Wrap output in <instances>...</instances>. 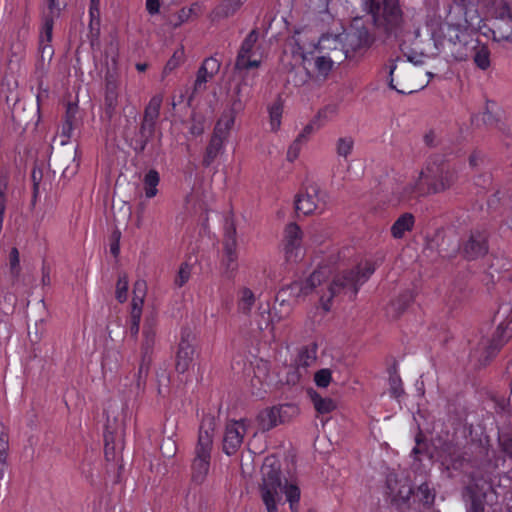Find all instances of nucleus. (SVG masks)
Wrapping results in <instances>:
<instances>
[{"instance_id": "obj_37", "label": "nucleus", "mask_w": 512, "mask_h": 512, "mask_svg": "<svg viewBox=\"0 0 512 512\" xmlns=\"http://www.w3.org/2000/svg\"><path fill=\"white\" fill-rule=\"evenodd\" d=\"M255 303V295L251 289L243 287L239 291L238 310L244 314L250 313Z\"/></svg>"}, {"instance_id": "obj_9", "label": "nucleus", "mask_w": 512, "mask_h": 512, "mask_svg": "<svg viewBox=\"0 0 512 512\" xmlns=\"http://www.w3.org/2000/svg\"><path fill=\"white\" fill-rule=\"evenodd\" d=\"M113 67L108 68L104 78V113L111 120L116 114L119 98L120 80L116 69V57H112Z\"/></svg>"}, {"instance_id": "obj_47", "label": "nucleus", "mask_w": 512, "mask_h": 512, "mask_svg": "<svg viewBox=\"0 0 512 512\" xmlns=\"http://www.w3.org/2000/svg\"><path fill=\"white\" fill-rule=\"evenodd\" d=\"M417 497L426 505H431L435 499V492L430 488L428 482L421 483L417 488Z\"/></svg>"}, {"instance_id": "obj_33", "label": "nucleus", "mask_w": 512, "mask_h": 512, "mask_svg": "<svg viewBox=\"0 0 512 512\" xmlns=\"http://www.w3.org/2000/svg\"><path fill=\"white\" fill-rule=\"evenodd\" d=\"M317 358L316 347H303L300 349L295 365L307 373V368L314 364Z\"/></svg>"}, {"instance_id": "obj_27", "label": "nucleus", "mask_w": 512, "mask_h": 512, "mask_svg": "<svg viewBox=\"0 0 512 512\" xmlns=\"http://www.w3.org/2000/svg\"><path fill=\"white\" fill-rule=\"evenodd\" d=\"M225 139L226 137L213 132L203 157V166L209 167L214 162V160L223 149Z\"/></svg>"}, {"instance_id": "obj_57", "label": "nucleus", "mask_w": 512, "mask_h": 512, "mask_svg": "<svg viewBox=\"0 0 512 512\" xmlns=\"http://www.w3.org/2000/svg\"><path fill=\"white\" fill-rule=\"evenodd\" d=\"M332 376L329 369H321L315 373L314 381L318 387L326 388L331 382Z\"/></svg>"}, {"instance_id": "obj_12", "label": "nucleus", "mask_w": 512, "mask_h": 512, "mask_svg": "<svg viewBox=\"0 0 512 512\" xmlns=\"http://www.w3.org/2000/svg\"><path fill=\"white\" fill-rule=\"evenodd\" d=\"M246 431L245 420L229 422L223 436V452L229 456L235 454L243 443Z\"/></svg>"}, {"instance_id": "obj_55", "label": "nucleus", "mask_w": 512, "mask_h": 512, "mask_svg": "<svg viewBox=\"0 0 512 512\" xmlns=\"http://www.w3.org/2000/svg\"><path fill=\"white\" fill-rule=\"evenodd\" d=\"M468 491L470 492V505L467 509V512H484V499L483 497L475 494L472 492V490L469 488Z\"/></svg>"}, {"instance_id": "obj_43", "label": "nucleus", "mask_w": 512, "mask_h": 512, "mask_svg": "<svg viewBox=\"0 0 512 512\" xmlns=\"http://www.w3.org/2000/svg\"><path fill=\"white\" fill-rule=\"evenodd\" d=\"M19 290L16 291V288L12 287V283L10 284V289L11 291H6L4 292V289L1 288V291L4 293V301L8 302L12 307L15 306L16 302H17V296L19 294L21 295H24V294H29V291L27 289V284L23 281L19 282Z\"/></svg>"}, {"instance_id": "obj_54", "label": "nucleus", "mask_w": 512, "mask_h": 512, "mask_svg": "<svg viewBox=\"0 0 512 512\" xmlns=\"http://www.w3.org/2000/svg\"><path fill=\"white\" fill-rule=\"evenodd\" d=\"M191 276V266L184 262L181 264L178 274L175 278V285L178 287H182L185 285Z\"/></svg>"}, {"instance_id": "obj_40", "label": "nucleus", "mask_w": 512, "mask_h": 512, "mask_svg": "<svg viewBox=\"0 0 512 512\" xmlns=\"http://www.w3.org/2000/svg\"><path fill=\"white\" fill-rule=\"evenodd\" d=\"M90 23H89V34L88 38L90 39L91 45H94L95 41H98L100 35V19H99V11L97 8L93 6L90 7Z\"/></svg>"}, {"instance_id": "obj_46", "label": "nucleus", "mask_w": 512, "mask_h": 512, "mask_svg": "<svg viewBox=\"0 0 512 512\" xmlns=\"http://www.w3.org/2000/svg\"><path fill=\"white\" fill-rule=\"evenodd\" d=\"M152 360L141 358L140 357V363L138 367V371L135 375L136 378V386L138 389H140L146 382V378L149 374L150 364Z\"/></svg>"}, {"instance_id": "obj_63", "label": "nucleus", "mask_w": 512, "mask_h": 512, "mask_svg": "<svg viewBox=\"0 0 512 512\" xmlns=\"http://www.w3.org/2000/svg\"><path fill=\"white\" fill-rule=\"evenodd\" d=\"M412 494L413 489L409 485H404L399 489L398 493L394 495V500L406 503L410 499Z\"/></svg>"}, {"instance_id": "obj_48", "label": "nucleus", "mask_w": 512, "mask_h": 512, "mask_svg": "<svg viewBox=\"0 0 512 512\" xmlns=\"http://www.w3.org/2000/svg\"><path fill=\"white\" fill-rule=\"evenodd\" d=\"M274 408H276L278 411L277 420H279L280 423H284L285 421L289 420L298 411L294 404H282L279 406H274Z\"/></svg>"}, {"instance_id": "obj_38", "label": "nucleus", "mask_w": 512, "mask_h": 512, "mask_svg": "<svg viewBox=\"0 0 512 512\" xmlns=\"http://www.w3.org/2000/svg\"><path fill=\"white\" fill-rule=\"evenodd\" d=\"M444 463L447 464L448 469L462 470L466 463V458L460 449L453 448L444 458Z\"/></svg>"}, {"instance_id": "obj_7", "label": "nucleus", "mask_w": 512, "mask_h": 512, "mask_svg": "<svg viewBox=\"0 0 512 512\" xmlns=\"http://www.w3.org/2000/svg\"><path fill=\"white\" fill-rule=\"evenodd\" d=\"M451 43L454 45L458 44V46L441 48L455 60L464 61L472 57L479 69L486 70L490 67V50L488 47L480 44L478 41H474L466 31L460 33V41L456 40Z\"/></svg>"}, {"instance_id": "obj_39", "label": "nucleus", "mask_w": 512, "mask_h": 512, "mask_svg": "<svg viewBox=\"0 0 512 512\" xmlns=\"http://www.w3.org/2000/svg\"><path fill=\"white\" fill-rule=\"evenodd\" d=\"M47 10L43 13L42 22L45 20H51V24H54L55 19H57L62 9L65 7V3L62 0H46Z\"/></svg>"}, {"instance_id": "obj_15", "label": "nucleus", "mask_w": 512, "mask_h": 512, "mask_svg": "<svg viewBox=\"0 0 512 512\" xmlns=\"http://www.w3.org/2000/svg\"><path fill=\"white\" fill-rule=\"evenodd\" d=\"M340 35L342 47H351L353 51L369 46L373 40L367 28L361 26L360 20H355L352 29L348 33Z\"/></svg>"}, {"instance_id": "obj_26", "label": "nucleus", "mask_w": 512, "mask_h": 512, "mask_svg": "<svg viewBox=\"0 0 512 512\" xmlns=\"http://www.w3.org/2000/svg\"><path fill=\"white\" fill-rule=\"evenodd\" d=\"M155 126L156 123L148 121L144 118L142 119L139 128V136L135 140V146L133 147L136 153H142L146 149L147 144L154 136Z\"/></svg>"}, {"instance_id": "obj_20", "label": "nucleus", "mask_w": 512, "mask_h": 512, "mask_svg": "<svg viewBox=\"0 0 512 512\" xmlns=\"http://www.w3.org/2000/svg\"><path fill=\"white\" fill-rule=\"evenodd\" d=\"M156 320L154 316L145 319L143 327V340L140 348V357L152 360L153 349L156 342Z\"/></svg>"}, {"instance_id": "obj_16", "label": "nucleus", "mask_w": 512, "mask_h": 512, "mask_svg": "<svg viewBox=\"0 0 512 512\" xmlns=\"http://www.w3.org/2000/svg\"><path fill=\"white\" fill-rule=\"evenodd\" d=\"M488 251L486 234L479 231L471 232L469 238L463 243L461 252L468 260L484 256Z\"/></svg>"}, {"instance_id": "obj_34", "label": "nucleus", "mask_w": 512, "mask_h": 512, "mask_svg": "<svg viewBox=\"0 0 512 512\" xmlns=\"http://www.w3.org/2000/svg\"><path fill=\"white\" fill-rule=\"evenodd\" d=\"M163 102V96L161 94L154 95L146 105L144 109L143 118L152 121L154 123L157 122L160 115V108Z\"/></svg>"}, {"instance_id": "obj_4", "label": "nucleus", "mask_w": 512, "mask_h": 512, "mask_svg": "<svg viewBox=\"0 0 512 512\" xmlns=\"http://www.w3.org/2000/svg\"><path fill=\"white\" fill-rule=\"evenodd\" d=\"M214 430V418H204L199 428L194 457L191 462V481L194 484H203L209 473Z\"/></svg>"}, {"instance_id": "obj_14", "label": "nucleus", "mask_w": 512, "mask_h": 512, "mask_svg": "<svg viewBox=\"0 0 512 512\" xmlns=\"http://www.w3.org/2000/svg\"><path fill=\"white\" fill-rule=\"evenodd\" d=\"M244 103L240 97V86L236 88V96L231 102L229 109L225 110L218 120L214 132L227 138L229 131L235 123L236 116L243 111Z\"/></svg>"}, {"instance_id": "obj_61", "label": "nucleus", "mask_w": 512, "mask_h": 512, "mask_svg": "<svg viewBox=\"0 0 512 512\" xmlns=\"http://www.w3.org/2000/svg\"><path fill=\"white\" fill-rule=\"evenodd\" d=\"M315 121H312L310 122L309 124H307L303 130L300 132V134L297 136V138L295 140H297L298 142L302 143L303 145L307 142L308 138L310 137V135L314 132L315 130Z\"/></svg>"}, {"instance_id": "obj_10", "label": "nucleus", "mask_w": 512, "mask_h": 512, "mask_svg": "<svg viewBox=\"0 0 512 512\" xmlns=\"http://www.w3.org/2000/svg\"><path fill=\"white\" fill-rule=\"evenodd\" d=\"M328 278V269L320 267L315 270L305 281H295L290 285L282 288L279 292L280 296H289L295 300L310 294L317 286L321 285Z\"/></svg>"}, {"instance_id": "obj_28", "label": "nucleus", "mask_w": 512, "mask_h": 512, "mask_svg": "<svg viewBox=\"0 0 512 512\" xmlns=\"http://www.w3.org/2000/svg\"><path fill=\"white\" fill-rule=\"evenodd\" d=\"M277 414L278 411L274 407L259 412L256 418L258 430L266 432L280 424L279 420H277Z\"/></svg>"}, {"instance_id": "obj_1", "label": "nucleus", "mask_w": 512, "mask_h": 512, "mask_svg": "<svg viewBox=\"0 0 512 512\" xmlns=\"http://www.w3.org/2000/svg\"><path fill=\"white\" fill-rule=\"evenodd\" d=\"M262 484L260 485L261 499L267 512H278V503L281 502V493H284L292 512H298L300 489L294 483L282 484L280 464L275 457H266L261 469Z\"/></svg>"}, {"instance_id": "obj_13", "label": "nucleus", "mask_w": 512, "mask_h": 512, "mask_svg": "<svg viewBox=\"0 0 512 512\" xmlns=\"http://www.w3.org/2000/svg\"><path fill=\"white\" fill-rule=\"evenodd\" d=\"M258 40V32L253 29L243 40L235 62V70L244 71L258 68L260 61L252 59L253 48Z\"/></svg>"}, {"instance_id": "obj_50", "label": "nucleus", "mask_w": 512, "mask_h": 512, "mask_svg": "<svg viewBox=\"0 0 512 512\" xmlns=\"http://www.w3.org/2000/svg\"><path fill=\"white\" fill-rule=\"evenodd\" d=\"M282 105L275 103L269 108L270 125L272 131H277L281 125Z\"/></svg>"}, {"instance_id": "obj_62", "label": "nucleus", "mask_w": 512, "mask_h": 512, "mask_svg": "<svg viewBox=\"0 0 512 512\" xmlns=\"http://www.w3.org/2000/svg\"><path fill=\"white\" fill-rule=\"evenodd\" d=\"M390 391L393 396L399 397L403 393L402 383L399 376H391L389 379Z\"/></svg>"}, {"instance_id": "obj_22", "label": "nucleus", "mask_w": 512, "mask_h": 512, "mask_svg": "<svg viewBox=\"0 0 512 512\" xmlns=\"http://www.w3.org/2000/svg\"><path fill=\"white\" fill-rule=\"evenodd\" d=\"M53 26L54 24H51L50 19L42 22V28L39 35V53L43 63L46 60L50 62L54 55V49L51 45Z\"/></svg>"}, {"instance_id": "obj_44", "label": "nucleus", "mask_w": 512, "mask_h": 512, "mask_svg": "<svg viewBox=\"0 0 512 512\" xmlns=\"http://www.w3.org/2000/svg\"><path fill=\"white\" fill-rule=\"evenodd\" d=\"M354 140L350 136L340 137L336 142V153L340 157L347 158L353 150Z\"/></svg>"}, {"instance_id": "obj_31", "label": "nucleus", "mask_w": 512, "mask_h": 512, "mask_svg": "<svg viewBox=\"0 0 512 512\" xmlns=\"http://www.w3.org/2000/svg\"><path fill=\"white\" fill-rule=\"evenodd\" d=\"M9 267H10V276L12 280V287L16 288V291L19 290V282L25 281V278H21V267H20V257L19 251L17 248H12L9 254Z\"/></svg>"}, {"instance_id": "obj_35", "label": "nucleus", "mask_w": 512, "mask_h": 512, "mask_svg": "<svg viewBox=\"0 0 512 512\" xmlns=\"http://www.w3.org/2000/svg\"><path fill=\"white\" fill-rule=\"evenodd\" d=\"M160 182V175L155 169H150L144 176L143 184L145 190V196L147 198H153L157 195V186Z\"/></svg>"}, {"instance_id": "obj_49", "label": "nucleus", "mask_w": 512, "mask_h": 512, "mask_svg": "<svg viewBox=\"0 0 512 512\" xmlns=\"http://www.w3.org/2000/svg\"><path fill=\"white\" fill-rule=\"evenodd\" d=\"M213 77H214V75H210V73L207 71V69L201 65L197 71L196 79L194 82V91L197 92V91L205 90L206 89L205 84Z\"/></svg>"}, {"instance_id": "obj_30", "label": "nucleus", "mask_w": 512, "mask_h": 512, "mask_svg": "<svg viewBox=\"0 0 512 512\" xmlns=\"http://www.w3.org/2000/svg\"><path fill=\"white\" fill-rule=\"evenodd\" d=\"M414 225V216L411 213L402 214L392 225L391 234L394 238L400 239L406 231H410Z\"/></svg>"}, {"instance_id": "obj_59", "label": "nucleus", "mask_w": 512, "mask_h": 512, "mask_svg": "<svg viewBox=\"0 0 512 512\" xmlns=\"http://www.w3.org/2000/svg\"><path fill=\"white\" fill-rule=\"evenodd\" d=\"M202 66L207 69L210 75L215 76L220 70L221 63L215 57H208L203 61Z\"/></svg>"}, {"instance_id": "obj_51", "label": "nucleus", "mask_w": 512, "mask_h": 512, "mask_svg": "<svg viewBox=\"0 0 512 512\" xmlns=\"http://www.w3.org/2000/svg\"><path fill=\"white\" fill-rule=\"evenodd\" d=\"M184 61V49L181 47L177 49L172 57L168 60L164 67V74H169L176 69Z\"/></svg>"}, {"instance_id": "obj_18", "label": "nucleus", "mask_w": 512, "mask_h": 512, "mask_svg": "<svg viewBox=\"0 0 512 512\" xmlns=\"http://www.w3.org/2000/svg\"><path fill=\"white\" fill-rule=\"evenodd\" d=\"M236 247V229L231 226L226 229L223 242L222 265L225 267L226 272L233 273L238 267Z\"/></svg>"}, {"instance_id": "obj_21", "label": "nucleus", "mask_w": 512, "mask_h": 512, "mask_svg": "<svg viewBox=\"0 0 512 512\" xmlns=\"http://www.w3.org/2000/svg\"><path fill=\"white\" fill-rule=\"evenodd\" d=\"M507 340L508 336H506V328L499 325L492 339H487L480 343V347L483 349V353L485 354L484 360L488 361L494 357Z\"/></svg>"}, {"instance_id": "obj_64", "label": "nucleus", "mask_w": 512, "mask_h": 512, "mask_svg": "<svg viewBox=\"0 0 512 512\" xmlns=\"http://www.w3.org/2000/svg\"><path fill=\"white\" fill-rule=\"evenodd\" d=\"M302 146V143L298 142L297 140H294L287 150V160L290 162L296 160L299 156Z\"/></svg>"}, {"instance_id": "obj_2", "label": "nucleus", "mask_w": 512, "mask_h": 512, "mask_svg": "<svg viewBox=\"0 0 512 512\" xmlns=\"http://www.w3.org/2000/svg\"><path fill=\"white\" fill-rule=\"evenodd\" d=\"M457 179L455 167L443 156L434 155L419 173L414 192L418 195L443 193L453 187Z\"/></svg>"}, {"instance_id": "obj_41", "label": "nucleus", "mask_w": 512, "mask_h": 512, "mask_svg": "<svg viewBox=\"0 0 512 512\" xmlns=\"http://www.w3.org/2000/svg\"><path fill=\"white\" fill-rule=\"evenodd\" d=\"M311 398L315 409L321 414L330 413L336 409V403L331 398H324L317 393L311 395Z\"/></svg>"}, {"instance_id": "obj_24", "label": "nucleus", "mask_w": 512, "mask_h": 512, "mask_svg": "<svg viewBox=\"0 0 512 512\" xmlns=\"http://www.w3.org/2000/svg\"><path fill=\"white\" fill-rule=\"evenodd\" d=\"M246 0H222L210 13L212 22H219L233 16Z\"/></svg>"}, {"instance_id": "obj_58", "label": "nucleus", "mask_w": 512, "mask_h": 512, "mask_svg": "<svg viewBox=\"0 0 512 512\" xmlns=\"http://www.w3.org/2000/svg\"><path fill=\"white\" fill-rule=\"evenodd\" d=\"M495 107H496V105L494 103L488 102L486 104V110L483 113V117H482V120L486 125L492 126V125L497 124L498 119L493 111Z\"/></svg>"}, {"instance_id": "obj_56", "label": "nucleus", "mask_w": 512, "mask_h": 512, "mask_svg": "<svg viewBox=\"0 0 512 512\" xmlns=\"http://www.w3.org/2000/svg\"><path fill=\"white\" fill-rule=\"evenodd\" d=\"M499 446L507 456L512 458V434L510 433H501L498 436Z\"/></svg>"}, {"instance_id": "obj_36", "label": "nucleus", "mask_w": 512, "mask_h": 512, "mask_svg": "<svg viewBox=\"0 0 512 512\" xmlns=\"http://www.w3.org/2000/svg\"><path fill=\"white\" fill-rule=\"evenodd\" d=\"M334 61L329 56L319 55L313 58V67L317 76L326 78L331 72Z\"/></svg>"}, {"instance_id": "obj_6", "label": "nucleus", "mask_w": 512, "mask_h": 512, "mask_svg": "<svg viewBox=\"0 0 512 512\" xmlns=\"http://www.w3.org/2000/svg\"><path fill=\"white\" fill-rule=\"evenodd\" d=\"M363 4L378 31L397 36L402 23L398 0H364Z\"/></svg>"}, {"instance_id": "obj_23", "label": "nucleus", "mask_w": 512, "mask_h": 512, "mask_svg": "<svg viewBox=\"0 0 512 512\" xmlns=\"http://www.w3.org/2000/svg\"><path fill=\"white\" fill-rule=\"evenodd\" d=\"M122 432V429H112L109 422L107 423L104 433L105 457L107 460H114L116 450L121 451L123 449Z\"/></svg>"}, {"instance_id": "obj_25", "label": "nucleus", "mask_w": 512, "mask_h": 512, "mask_svg": "<svg viewBox=\"0 0 512 512\" xmlns=\"http://www.w3.org/2000/svg\"><path fill=\"white\" fill-rule=\"evenodd\" d=\"M490 30L494 41L512 42V17L506 16L495 19Z\"/></svg>"}, {"instance_id": "obj_53", "label": "nucleus", "mask_w": 512, "mask_h": 512, "mask_svg": "<svg viewBox=\"0 0 512 512\" xmlns=\"http://www.w3.org/2000/svg\"><path fill=\"white\" fill-rule=\"evenodd\" d=\"M307 375L305 371L296 365L291 366L287 372L286 382L289 385H295L301 381Z\"/></svg>"}, {"instance_id": "obj_11", "label": "nucleus", "mask_w": 512, "mask_h": 512, "mask_svg": "<svg viewBox=\"0 0 512 512\" xmlns=\"http://www.w3.org/2000/svg\"><path fill=\"white\" fill-rule=\"evenodd\" d=\"M195 355V337L189 329H184L181 332V340L176 353V371L181 374L187 372L192 365Z\"/></svg>"}, {"instance_id": "obj_52", "label": "nucleus", "mask_w": 512, "mask_h": 512, "mask_svg": "<svg viewBox=\"0 0 512 512\" xmlns=\"http://www.w3.org/2000/svg\"><path fill=\"white\" fill-rule=\"evenodd\" d=\"M127 292H128V279L126 275H121L118 278L116 284V299L123 303L127 300Z\"/></svg>"}, {"instance_id": "obj_32", "label": "nucleus", "mask_w": 512, "mask_h": 512, "mask_svg": "<svg viewBox=\"0 0 512 512\" xmlns=\"http://www.w3.org/2000/svg\"><path fill=\"white\" fill-rule=\"evenodd\" d=\"M9 451V429L3 423H0V477L4 475L7 456Z\"/></svg>"}, {"instance_id": "obj_5", "label": "nucleus", "mask_w": 512, "mask_h": 512, "mask_svg": "<svg viewBox=\"0 0 512 512\" xmlns=\"http://www.w3.org/2000/svg\"><path fill=\"white\" fill-rule=\"evenodd\" d=\"M483 0H453L447 19L441 27L450 42L460 41V33L480 22L478 6Z\"/></svg>"}, {"instance_id": "obj_60", "label": "nucleus", "mask_w": 512, "mask_h": 512, "mask_svg": "<svg viewBox=\"0 0 512 512\" xmlns=\"http://www.w3.org/2000/svg\"><path fill=\"white\" fill-rule=\"evenodd\" d=\"M315 121H312L310 122L309 124H307L303 130L300 132V134L297 136V138L295 140H297L298 142L302 143L303 145L307 142L308 138L310 137V135L314 132L315 130Z\"/></svg>"}, {"instance_id": "obj_17", "label": "nucleus", "mask_w": 512, "mask_h": 512, "mask_svg": "<svg viewBox=\"0 0 512 512\" xmlns=\"http://www.w3.org/2000/svg\"><path fill=\"white\" fill-rule=\"evenodd\" d=\"M411 70V66L406 61H401L400 65L392 63L389 69V86L401 94H410L416 89L405 83L404 76Z\"/></svg>"}, {"instance_id": "obj_8", "label": "nucleus", "mask_w": 512, "mask_h": 512, "mask_svg": "<svg viewBox=\"0 0 512 512\" xmlns=\"http://www.w3.org/2000/svg\"><path fill=\"white\" fill-rule=\"evenodd\" d=\"M327 205V194L317 186H310L305 193H300L295 199L297 213L305 216L312 213H322Z\"/></svg>"}, {"instance_id": "obj_19", "label": "nucleus", "mask_w": 512, "mask_h": 512, "mask_svg": "<svg viewBox=\"0 0 512 512\" xmlns=\"http://www.w3.org/2000/svg\"><path fill=\"white\" fill-rule=\"evenodd\" d=\"M302 242V231L296 223H290L285 228V254L288 261H295Z\"/></svg>"}, {"instance_id": "obj_42", "label": "nucleus", "mask_w": 512, "mask_h": 512, "mask_svg": "<svg viewBox=\"0 0 512 512\" xmlns=\"http://www.w3.org/2000/svg\"><path fill=\"white\" fill-rule=\"evenodd\" d=\"M200 7L197 3L192 4L190 7L180 9L174 16L173 26L178 27L187 22L192 16L197 15Z\"/></svg>"}, {"instance_id": "obj_3", "label": "nucleus", "mask_w": 512, "mask_h": 512, "mask_svg": "<svg viewBox=\"0 0 512 512\" xmlns=\"http://www.w3.org/2000/svg\"><path fill=\"white\" fill-rule=\"evenodd\" d=\"M375 270V263L365 260L354 268L337 273L327 288V294L324 293L320 296L324 310H330V302L336 296L344 295L354 299L360 287L371 277Z\"/></svg>"}, {"instance_id": "obj_29", "label": "nucleus", "mask_w": 512, "mask_h": 512, "mask_svg": "<svg viewBox=\"0 0 512 512\" xmlns=\"http://www.w3.org/2000/svg\"><path fill=\"white\" fill-rule=\"evenodd\" d=\"M412 294L410 292H406L400 295L397 299L393 300L386 307L387 316L396 319L398 318L408 307L409 303L412 301Z\"/></svg>"}, {"instance_id": "obj_45", "label": "nucleus", "mask_w": 512, "mask_h": 512, "mask_svg": "<svg viewBox=\"0 0 512 512\" xmlns=\"http://www.w3.org/2000/svg\"><path fill=\"white\" fill-rule=\"evenodd\" d=\"M318 46L320 49H334L336 50L338 47H342V38L341 35H330L325 34L322 35L318 41Z\"/></svg>"}]
</instances>
